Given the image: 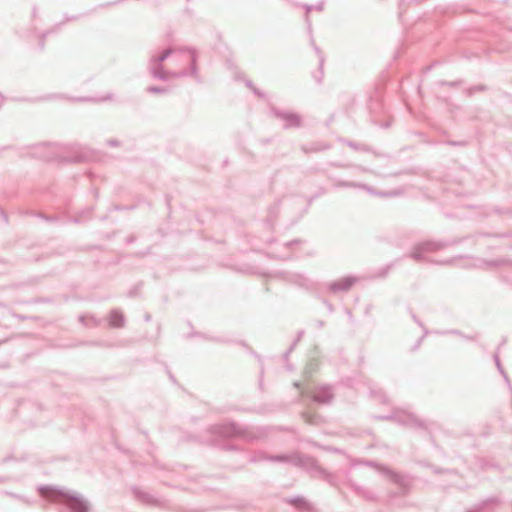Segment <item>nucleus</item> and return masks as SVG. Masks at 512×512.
Segmentation results:
<instances>
[{
	"label": "nucleus",
	"mask_w": 512,
	"mask_h": 512,
	"mask_svg": "<svg viewBox=\"0 0 512 512\" xmlns=\"http://www.w3.org/2000/svg\"><path fill=\"white\" fill-rule=\"evenodd\" d=\"M123 324V317L121 314L115 312L110 316V325L113 327H121Z\"/></svg>",
	"instance_id": "f257e3e1"
}]
</instances>
